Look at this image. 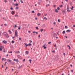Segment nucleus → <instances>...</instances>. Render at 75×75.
<instances>
[{
    "instance_id": "nucleus-36",
    "label": "nucleus",
    "mask_w": 75,
    "mask_h": 75,
    "mask_svg": "<svg viewBox=\"0 0 75 75\" xmlns=\"http://www.w3.org/2000/svg\"><path fill=\"white\" fill-rule=\"evenodd\" d=\"M17 27V26L16 25H15V28H16V27Z\"/></svg>"
},
{
    "instance_id": "nucleus-55",
    "label": "nucleus",
    "mask_w": 75,
    "mask_h": 75,
    "mask_svg": "<svg viewBox=\"0 0 75 75\" xmlns=\"http://www.w3.org/2000/svg\"><path fill=\"white\" fill-rule=\"evenodd\" d=\"M56 6V5H54V7H55Z\"/></svg>"
},
{
    "instance_id": "nucleus-8",
    "label": "nucleus",
    "mask_w": 75,
    "mask_h": 75,
    "mask_svg": "<svg viewBox=\"0 0 75 75\" xmlns=\"http://www.w3.org/2000/svg\"><path fill=\"white\" fill-rule=\"evenodd\" d=\"M15 53H16V54L20 53V51H17Z\"/></svg>"
},
{
    "instance_id": "nucleus-59",
    "label": "nucleus",
    "mask_w": 75,
    "mask_h": 75,
    "mask_svg": "<svg viewBox=\"0 0 75 75\" xmlns=\"http://www.w3.org/2000/svg\"><path fill=\"white\" fill-rule=\"evenodd\" d=\"M1 27H3V24L1 25Z\"/></svg>"
},
{
    "instance_id": "nucleus-4",
    "label": "nucleus",
    "mask_w": 75,
    "mask_h": 75,
    "mask_svg": "<svg viewBox=\"0 0 75 75\" xmlns=\"http://www.w3.org/2000/svg\"><path fill=\"white\" fill-rule=\"evenodd\" d=\"M7 61H8V62H11V60L9 59H7Z\"/></svg>"
},
{
    "instance_id": "nucleus-21",
    "label": "nucleus",
    "mask_w": 75,
    "mask_h": 75,
    "mask_svg": "<svg viewBox=\"0 0 75 75\" xmlns=\"http://www.w3.org/2000/svg\"><path fill=\"white\" fill-rule=\"evenodd\" d=\"M62 12L64 14V13H65V11L64 10L62 11Z\"/></svg>"
},
{
    "instance_id": "nucleus-61",
    "label": "nucleus",
    "mask_w": 75,
    "mask_h": 75,
    "mask_svg": "<svg viewBox=\"0 0 75 75\" xmlns=\"http://www.w3.org/2000/svg\"><path fill=\"white\" fill-rule=\"evenodd\" d=\"M19 40H21V38H19Z\"/></svg>"
},
{
    "instance_id": "nucleus-45",
    "label": "nucleus",
    "mask_w": 75,
    "mask_h": 75,
    "mask_svg": "<svg viewBox=\"0 0 75 75\" xmlns=\"http://www.w3.org/2000/svg\"><path fill=\"white\" fill-rule=\"evenodd\" d=\"M18 29H19V30H20V29H21V28L18 27Z\"/></svg>"
},
{
    "instance_id": "nucleus-62",
    "label": "nucleus",
    "mask_w": 75,
    "mask_h": 75,
    "mask_svg": "<svg viewBox=\"0 0 75 75\" xmlns=\"http://www.w3.org/2000/svg\"><path fill=\"white\" fill-rule=\"evenodd\" d=\"M35 33H36V34H38V32H35Z\"/></svg>"
},
{
    "instance_id": "nucleus-34",
    "label": "nucleus",
    "mask_w": 75,
    "mask_h": 75,
    "mask_svg": "<svg viewBox=\"0 0 75 75\" xmlns=\"http://www.w3.org/2000/svg\"><path fill=\"white\" fill-rule=\"evenodd\" d=\"M0 51H2V49L1 48H0Z\"/></svg>"
},
{
    "instance_id": "nucleus-31",
    "label": "nucleus",
    "mask_w": 75,
    "mask_h": 75,
    "mask_svg": "<svg viewBox=\"0 0 75 75\" xmlns=\"http://www.w3.org/2000/svg\"><path fill=\"white\" fill-rule=\"evenodd\" d=\"M54 46L55 47H56V48H57V46L56 45H54Z\"/></svg>"
},
{
    "instance_id": "nucleus-63",
    "label": "nucleus",
    "mask_w": 75,
    "mask_h": 75,
    "mask_svg": "<svg viewBox=\"0 0 75 75\" xmlns=\"http://www.w3.org/2000/svg\"><path fill=\"white\" fill-rule=\"evenodd\" d=\"M73 70H71V72H73Z\"/></svg>"
},
{
    "instance_id": "nucleus-32",
    "label": "nucleus",
    "mask_w": 75,
    "mask_h": 75,
    "mask_svg": "<svg viewBox=\"0 0 75 75\" xmlns=\"http://www.w3.org/2000/svg\"><path fill=\"white\" fill-rule=\"evenodd\" d=\"M3 52H5V49H4V50H3Z\"/></svg>"
},
{
    "instance_id": "nucleus-57",
    "label": "nucleus",
    "mask_w": 75,
    "mask_h": 75,
    "mask_svg": "<svg viewBox=\"0 0 75 75\" xmlns=\"http://www.w3.org/2000/svg\"><path fill=\"white\" fill-rule=\"evenodd\" d=\"M38 37L39 38H40V35H39Z\"/></svg>"
},
{
    "instance_id": "nucleus-7",
    "label": "nucleus",
    "mask_w": 75,
    "mask_h": 75,
    "mask_svg": "<svg viewBox=\"0 0 75 75\" xmlns=\"http://www.w3.org/2000/svg\"><path fill=\"white\" fill-rule=\"evenodd\" d=\"M71 30H68L66 31L67 33H68V32H71Z\"/></svg>"
},
{
    "instance_id": "nucleus-38",
    "label": "nucleus",
    "mask_w": 75,
    "mask_h": 75,
    "mask_svg": "<svg viewBox=\"0 0 75 75\" xmlns=\"http://www.w3.org/2000/svg\"><path fill=\"white\" fill-rule=\"evenodd\" d=\"M32 13H34V11H32Z\"/></svg>"
},
{
    "instance_id": "nucleus-9",
    "label": "nucleus",
    "mask_w": 75,
    "mask_h": 75,
    "mask_svg": "<svg viewBox=\"0 0 75 75\" xmlns=\"http://www.w3.org/2000/svg\"><path fill=\"white\" fill-rule=\"evenodd\" d=\"M41 15V13H38V14H37V16H40Z\"/></svg>"
},
{
    "instance_id": "nucleus-25",
    "label": "nucleus",
    "mask_w": 75,
    "mask_h": 75,
    "mask_svg": "<svg viewBox=\"0 0 75 75\" xmlns=\"http://www.w3.org/2000/svg\"><path fill=\"white\" fill-rule=\"evenodd\" d=\"M8 31L10 34H11L12 33L9 30Z\"/></svg>"
},
{
    "instance_id": "nucleus-15",
    "label": "nucleus",
    "mask_w": 75,
    "mask_h": 75,
    "mask_svg": "<svg viewBox=\"0 0 75 75\" xmlns=\"http://www.w3.org/2000/svg\"><path fill=\"white\" fill-rule=\"evenodd\" d=\"M24 44H25V45H26V47H27V46H28V44L26 45V43H25Z\"/></svg>"
},
{
    "instance_id": "nucleus-33",
    "label": "nucleus",
    "mask_w": 75,
    "mask_h": 75,
    "mask_svg": "<svg viewBox=\"0 0 75 75\" xmlns=\"http://www.w3.org/2000/svg\"><path fill=\"white\" fill-rule=\"evenodd\" d=\"M44 31V30H43V29H42L41 30V32H42Z\"/></svg>"
},
{
    "instance_id": "nucleus-60",
    "label": "nucleus",
    "mask_w": 75,
    "mask_h": 75,
    "mask_svg": "<svg viewBox=\"0 0 75 75\" xmlns=\"http://www.w3.org/2000/svg\"><path fill=\"white\" fill-rule=\"evenodd\" d=\"M45 20H48V18H46Z\"/></svg>"
},
{
    "instance_id": "nucleus-47",
    "label": "nucleus",
    "mask_w": 75,
    "mask_h": 75,
    "mask_svg": "<svg viewBox=\"0 0 75 75\" xmlns=\"http://www.w3.org/2000/svg\"><path fill=\"white\" fill-rule=\"evenodd\" d=\"M37 19H38L37 18H35V19L36 20H37Z\"/></svg>"
},
{
    "instance_id": "nucleus-20",
    "label": "nucleus",
    "mask_w": 75,
    "mask_h": 75,
    "mask_svg": "<svg viewBox=\"0 0 75 75\" xmlns=\"http://www.w3.org/2000/svg\"><path fill=\"white\" fill-rule=\"evenodd\" d=\"M17 56H18V58H20V57H21V56H20L19 55H18Z\"/></svg>"
},
{
    "instance_id": "nucleus-35",
    "label": "nucleus",
    "mask_w": 75,
    "mask_h": 75,
    "mask_svg": "<svg viewBox=\"0 0 75 75\" xmlns=\"http://www.w3.org/2000/svg\"><path fill=\"white\" fill-rule=\"evenodd\" d=\"M10 9H11V10H13V8H12V7H11L10 8Z\"/></svg>"
},
{
    "instance_id": "nucleus-30",
    "label": "nucleus",
    "mask_w": 75,
    "mask_h": 75,
    "mask_svg": "<svg viewBox=\"0 0 75 75\" xmlns=\"http://www.w3.org/2000/svg\"><path fill=\"white\" fill-rule=\"evenodd\" d=\"M67 11H68V12H70V11H71V10H67Z\"/></svg>"
},
{
    "instance_id": "nucleus-53",
    "label": "nucleus",
    "mask_w": 75,
    "mask_h": 75,
    "mask_svg": "<svg viewBox=\"0 0 75 75\" xmlns=\"http://www.w3.org/2000/svg\"><path fill=\"white\" fill-rule=\"evenodd\" d=\"M2 68H3V67H4V65H2Z\"/></svg>"
},
{
    "instance_id": "nucleus-56",
    "label": "nucleus",
    "mask_w": 75,
    "mask_h": 75,
    "mask_svg": "<svg viewBox=\"0 0 75 75\" xmlns=\"http://www.w3.org/2000/svg\"><path fill=\"white\" fill-rule=\"evenodd\" d=\"M29 61H30V62H31V60L30 59L29 60Z\"/></svg>"
},
{
    "instance_id": "nucleus-26",
    "label": "nucleus",
    "mask_w": 75,
    "mask_h": 75,
    "mask_svg": "<svg viewBox=\"0 0 75 75\" xmlns=\"http://www.w3.org/2000/svg\"><path fill=\"white\" fill-rule=\"evenodd\" d=\"M74 6H72L71 8V10H73V8H74Z\"/></svg>"
},
{
    "instance_id": "nucleus-52",
    "label": "nucleus",
    "mask_w": 75,
    "mask_h": 75,
    "mask_svg": "<svg viewBox=\"0 0 75 75\" xmlns=\"http://www.w3.org/2000/svg\"><path fill=\"white\" fill-rule=\"evenodd\" d=\"M25 61V59H24L23 60V61L24 62Z\"/></svg>"
},
{
    "instance_id": "nucleus-41",
    "label": "nucleus",
    "mask_w": 75,
    "mask_h": 75,
    "mask_svg": "<svg viewBox=\"0 0 75 75\" xmlns=\"http://www.w3.org/2000/svg\"><path fill=\"white\" fill-rule=\"evenodd\" d=\"M60 7H63V6L62 5H61L60 6Z\"/></svg>"
},
{
    "instance_id": "nucleus-19",
    "label": "nucleus",
    "mask_w": 75,
    "mask_h": 75,
    "mask_svg": "<svg viewBox=\"0 0 75 75\" xmlns=\"http://www.w3.org/2000/svg\"><path fill=\"white\" fill-rule=\"evenodd\" d=\"M31 43H29L28 45V46H31Z\"/></svg>"
},
{
    "instance_id": "nucleus-24",
    "label": "nucleus",
    "mask_w": 75,
    "mask_h": 75,
    "mask_svg": "<svg viewBox=\"0 0 75 75\" xmlns=\"http://www.w3.org/2000/svg\"><path fill=\"white\" fill-rule=\"evenodd\" d=\"M57 10H60V8H59V7H57Z\"/></svg>"
},
{
    "instance_id": "nucleus-10",
    "label": "nucleus",
    "mask_w": 75,
    "mask_h": 75,
    "mask_svg": "<svg viewBox=\"0 0 75 75\" xmlns=\"http://www.w3.org/2000/svg\"><path fill=\"white\" fill-rule=\"evenodd\" d=\"M11 13L12 14H14L15 13H14V12L13 11H12L11 12Z\"/></svg>"
},
{
    "instance_id": "nucleus-23",
    "label": "nucleus",
    "mask_w": 75,
    "mask_h": 75,
    "mask_svg": "<svg viewBox=\"0 0 75 75\" xmlns=\"http://www.w3.org/2000/svg\"><path fill=\"white\" fill-rule=\"evenodd\" d=\"M15 17H18V15H15Z\"/></svg>"
},
{
    "instance_id": "nucleus-17",
    "label": "nucleus",
    "mask_w": 75,
    "mask_h": 75,
    "mask_svg": "<svg viewBox=\"0 0 75 75\" xmlns=\"http://www.w3.org/2000/svg\"><path fill=\"white\" fill-rule=\"evenodd\" d=\"M16 10H18V7L17 6V7H16Z\"/></svg>"
},
{
    "instance_id": "nucleus-3",
    "label": "nucleus",
    "mask_w": 75,
    "mask_h": 75,
    "mask_svg": "<svg viewBox=\"0 0 75 75\" xmlns=\"http://www.w3.org/2000/svg\"><path fill=\"white\" fill-rule=\"evenodd\" d=\"M3 42H4V44H7V42L6 41L4 40L3 41Z\"/></svg>"
},
{
    "instance_id": "nucleus-29",
    "label": "nucleus",
    "mask_w": 75,
    "mask_h": 75,
    "mask_svg": "<svg viewBox=\"0 0 75 75\" xmlns=\"http://www.w3.org/2000/svg\"><path fill=\"white\" fill-rule=\"evenodd\" d=\"M65 28H68V26H65Z\"/></svg>"
},
{
    "instance_id": "nucleus-11",
    "label": "nucleus",
    "mask_w": 75,
    "mask_h": 75,
    "mask_svg": "<svg viewBox=\"0 0 75 75\" xmlns=\"http://www.w3.org/2000/svg\"><path fill=\"white\" fill-rule=\"evenodd\" d=\"M41 1H39V2L38 3V4H40V3H41Z\"/></svg>"
},
{
    "instance_id": "nucleus-5",
    "label": "nucleus",
    "mask_w": 75,
    "mask_h": 75,
    "mask_svg": "<svg viewBox=\"0 0 75 75\" xmlns=\"http://www.w3.org/2000/svg\"><path fill=\"white\" fill-rule=\"evenodd\" d=\"M0 48H1L2 49H3V50H4V47H3V46H1L0 47Z\"/></svg>"
},
{
    "instance_id": "nucleus-43",
    "label": "nucleus",
    "mask_w": 75,
    "mask_h": 75,
    "mask_svg": "<svg viewBox=\"0 0 75 75\" xmlns=\"http://www.w3.org/2000/svg\"><path fill=\"white\" fill-rule=\"evenodd\" d=\"M58 21L59 23H60V21L59 20V19L58 20Z\"/></svg>"
},
{
    "instance_id": "nucleus-42",
    "label": "nucleus",
    "mask_w": 75,
    "mask_h": 75,
    "mask_svg": "<svg viewBox=\"0 0 75 75\" xmlns=\"http://www.w3.org/2000/svg\"><path fill=\"white\" fill-rule=\"evenodd\" d=\"M52 52L53 53H55V51H52Z\"/></svg>"
},
{
    "instance_id": "nucleus-12",
    "label": "nucleus",
    "mask_w": 75,
    "mask_h": 75,
    "mask_svg": "<svg viewBox=\"0 0 75 75\" xmlns=\"http://www.w3.org/2000/svg\"><path fill=\"white\" fill-rule=\"evenodd\" d=\"M55 12H57V13H58V11L57 10V9H55Z\"/></svg>"
},
{
    "instance_id": "nucleus-48",
    "label": "nucleus",
    "mask_w": 75,
    "mask_h": 75,
    "mask_svg": "<svg viewBox=\"0 0 75 75\" xmlns=\"http://www.w3.org/2000/svg\"><path fill=\"white\" fill-rule=\"evenodd\" d=\"M54 24H56V23H55V22H54L53 23Z\"/></svg>"
},
{
    "instance_id": "nucleus-54",
    "label": "nucleus",
    "mask_w": 75,
    "mask_h": 75,
    "mask_svg": "<svg viewBox=\"0 0 75 75\" xmlns=\"http://www.w3.org/2000/svg\"><path fill=\"white\" fill-rule=\"evenodd\" d=\"M46 18V17H45L44 18H43V19L44 20Z\"/></svg>"
},
{
    "instance_id": "nucleus-27",
    "label": "nucleus",
    "mask_w": 75,
    "mask_h": 75,
    "mask_svg": "<svg viewBox=\"0 0 75 75\" xmlns=\"http://www.w3.org/2000/svg\"><path fill=\"white\" fill-rule=\"evenodd\" d=\"M11 64L12 65H14V62H11Z\"/></svg>"
},
{
    "instance_id": "nucleus-13",
    "label": "nucleus",
    "mask_w": 75,
    "mask_h": 75,
    "mask_svg": "<svg viewBox=\"0 0 75 75\" xmlns=\"http://www.w3.org/2000/svg\"><path fill=\"white\" fill-rule=\"evenodd\" d=\"M14 6H18V4H15Z\"/></svg>"
},
{
    "instance_id": "nucleus-1",
    "label": "nucleus",
    "mask_w": 75,
    "mask_h": 75,
    "mask_svg": "<svg viewBox=\"0 0 75 75\" xmlns=\"http://www.w3.org/2000/svg\"><path fill=\"white\" fill-rule=\"evenodd\" d=\"M3 34H4V37H6V38H8V34L6 33H4Z\"/></svg>"
},
{
    "instance_id": "nucleus-39",
    "label": "nucleus",
    "mask_w": 75,
    "mask_h": 75,
    "mask_svg": "<svg viewBox=\"0 0 75 75\" xmlns=\"http://www.w3.org/2000/svg\"><path fill=\"white\" fill-rule=\"evenodd\" d=\"M21 3H23V1H22V0H21Z\"/></svg>"
},
{
    "instance_id": "nucleus-58",
    "label": "nucleus",
    "mask_w": 75,
    "mask_h": 75,
    "mask_svg": "<svg viewBox=\"0 0 75 75\" xmlns=\"http://www.w3.org/2000/svg\"><path fill=\"white\" fill-rule=\"evenodd\" d=\"M12 31H13V32H14V29H13Z\"/></svg>"
},
{
    "instance_id": "nucleus-18",
    "label": "nucleus",
    "mask_w": 75,
    "mask_h": 75,
    "mask_svg": "<svg viewBox=\"0 0 75 75\" xmlns=\"http://www.w3.org/2000/svg\"><path fill=\"white\" fill-rule=\"evenodd\" d=\"M16 62H18V59H17L16 60Z\"/></svg>"
},
{
    "instance_id": "nucleus-64",
    "label": "nucleus",
    "mask_w": 75,
    "mask_h": 75,
    "mask_svg": "<svg viewBox=\"0 0 75 75\" xmlns=\"http://www.w3.org/2000/svg\"><path fill=\"white\" fill-rule=\"evenodd\" d=\"M73 27H75V25H74L73 26Z\"/></svg>"
},
{
    "instance_id": "nucleus-14",
    "label": "nucleus",
    "mask_w": 75,
    "mask_h": 75,
    "mask_svg": "<svg viewBox=\"0 0 75 75\" xmlns=\"http://www.w3.org/2000/svg\"><path fill=\"white\" fill-rule=\"evenodd\" d=\"M62 33H63V34H64L65 33V31H63V32H62Z\"/></svg>"
},
{
    "instance_id": "nucleus-22",
    "label": "nucleus",
    "mask_w": 75,
    "mask_h": 75,
    "mask_svg": "<svg viewBox=\"0 0 75 75\" xmlns=\"http://www.w3.org/2000/svg\"><path fill=\"white\" fill-rule=\"evenodd\" d=\"M26 54H28V51H26Z\"/></svg>"
},
{
    "instance_id": "nucleus-28",
    "label": "nucleus",
    "mask_w": 75,
    "mask_h": 75,
    "mask_svg": "<svg viewBox=\"0 0 75 75\" xmlns=\"http://www.w3.org/2000/svg\"><path fill=\"white\" fill-rule=\"evenodd\" d=\"M14 42H14V41H12V42H12V43H14Z\"/></svg>"
},
{
    "instance_id": "nucleus-51",
    "label": "nucleus",
    "mask_w": 75,
    "mask_h": 75,
    "mask_svg": "<svg viewBox=\"0 0 75 75\" xmlns=\"http://www.w3.org/2000/svg\"><path fill=\"white\" fill-rule=\"evenodd\" d=\"M2 61H3L4 60V58H2Z\"/></svg>"
},
{
    "instance_id": "nucleus-2",
    "label": "nucleus",
    "mask_w": 75,
    "mask_h": 75,
    "mask_svg": "<svg viewBox=\"0 0 75 75\" xmlns=\"http://www.w3.org/2000/svg\"><path fill=\"white\" fill-rule=\"evenodd\" d=\"M15 36H16V37H18V35H17V30H16V32H15Z\"/></svg>"
},
{
    "instance_id": "nucleus-46",
    "label": "nucleus",
    "mask_w": 75,
    "mask_h": 75,
    "mask_svg": "<svg viewBox=\"0 0 75 75\" xmlns=\"http://www.w3.org/2000/svg\"><path fill=\"white\" fill-rule=\"evenodd\" d=\"M67 10H69V7H67Z\"/></svg>"
},
{
    "instance_id": "nucleus-50",
    "label": "nucleus",
    "mask_w": 75,
    "mask_h": 75,
    "mask_svg": "<svg viewBox=\"0 0 75 75\" xmlns=\"http://www.w3.org/2000/svg\"><path fill=\"white\" fill-rule=\"evenodd\" d=\"M4 25H5V26H6V25H7L6 24H4Z\"/></svg>"
},
{
    "instance_id": "nucleus-37",
    "label": "nucleus",
    "mask_w": 75,
    "mask_h": 75,
    "mask_svg": "<svg viewBox=\"0 0 75 75\" xmlns=\"http://www.w3.org/2000/svg\"><path fill=\"white\" fill-rule=\"evenodd\" d=\"M51 43V42H48V44H50Z\"/></svg>"
},
{
    "instance_id": "nucleus-16",
    "label": "nucleus",
    "mask_w": 75,
    "mask_h": 75,
    "mask_svg": "<svg viewBox=\"0 0 75 75\" xmlns=\"http://www.w3.org/2000/svg\"><path fill=\"white\" fill-rule=\"evenodd\" d=\"M67 47H69V50H71V47H70V46H69V45H68L67 46Z\"/></svg>"
},
{
    "instance_id": "nucleus-49",
    "label": "nucleus",
    "mask_w": 75,
    "mask_h": 75,
    "mask_svg": "<svg viewBox=\"0 0 75 75\" xmlns=\"http://www.w3.org/2000/svg\"><path fill=\"white\" fill-rule=\"evenodd\" d=\"M36 33V32H35V31H34L33 32V33L34 34V33Z\"/></svg>"
},
{
    "instance_id": "nucleus-40",
    "label": "nucleus",
    "mask_w": 75,
    "mask_h": 75,
    "mask_svg": "<svg viewBox=\"0 0 75 75\" xmlns=\"http://www.w3.org/2000/svg\"><path fill=\"white\" fill-rule=\"evenodd\" d=\"M35 28H36L37 30H38V27H36Z\"/></svg>"
},
{
    "instance_id": "nucleus-44",
    "label": "nucleus",
    "mask_w": 75,
    "mask_h": 75,
    "mask_svg": "<svg viewBox=\"0 0 75 75\" xmlns=\"http://www.w3.org/2000/svg\"><path fill=\"white\" fill-rule=\"evenodd\" d=\"M4 1H5V3H7V1L6 0H4Z\"/></svg>"
},
{
    "instance_id": "nucleus-6",
    "label": "nucleus",
    "mask_w": 75,
    "mask_h": 75,
    "mask_svg": "<svg viewBox=\"0 0 75 75\" xmlns=\"http://www.w3.org/2000/svg\"><path fill=\"white\" fill-rule=\"evenodd\" d=\"M42 47H44V49H46V48H47V47H45V45H43L42 46Z\"/></svg>"
}]
</instances>
